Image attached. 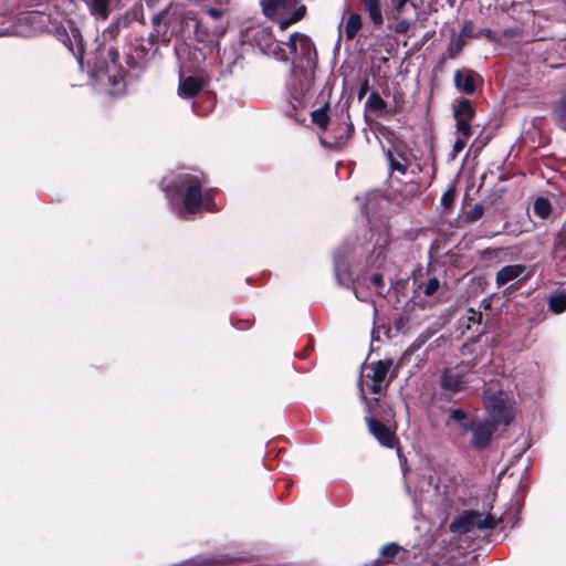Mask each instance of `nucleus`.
Returning a JSON list of instances; mask_svg holds the SVG:
<instances>
[{
    "mask_svg": "<svg viewBox=\"0 0 566 566\" xmlns=\"http://www.w3.org/2000/svg\"><path fill=\"white\" fill-rule=\"evenodd\" d=\"M407 3H409L407 0H397L394 8L395 14L392 15V18L397 19L398 15H400L405 10Z\"/></svg>",
    "mask_w": 566,
    "mask_h": 566,
    "instance_id": "a18cd8bd",
    "label": "nucleus"
},
{
    "mask_svg": "<svg viewBox=\"0 0 566 566\" xmlns=\"http://www.w3.org/2000/svg\"><path fill=\"white\" fill-rule=\"evenodd\" d=\"M407 1H408V2H410V3H411V6H412L413 8H416V7H417V6L412 2V0H407Z\"/></svg>",
    "mask_w": 566,
    "mask_h": 566,
    "instance_id": "6e6d98bb",
    "label": "nucleus"
},
{
    "mask_svg": "<svg viewBox=\"0 0 566 566\" xmlns=\"http://www.w3.org/2000/svg\"><path fill=\"white\" fill-rule=\"evenodd\" d=\"M440 287V282L437 277H431L424 286L423 293L426 296L433 295Z\"/></svg>",
    "mask_w": 566,
    "mask_h": 566,
    "instance_id": "c9c22d12",
    "label": "nucleus"
},
{
    "mask_svg": "<svg viewBox=\"0 0 566 566\" xmlns=\"http://www.w3.org/2000/svg\"><path fill=\"white\" fill-rule=\"evenodd\" d=\"M233 326L237 329L245 331V329H249L252 326V321H250V319H239L235 323H233Z\"/></svg>",
    "mask_w": 566,
    "mask_h": 566,
    "instance_id": "de8ad7c7",
    "label": "nucleus"
},
{
    "mask_svg": "<svg viewBox=\"0 0 566 566\" xmlns=\"http://www.w3.org/2000/svg\"><path fill=\"white\" fill-rule=\"evenodd\" d=\"M457 120V132L460 136H464V138H470L472 135L471 128V119H455Z\"/></svg>",
    "mask_w": 566,
    "mask_h": 566,
    "instance_id": "72a5a7b5",
    "label": "nucleus"
},
{
    "mask_svg": "<svg viewBox=\"0 0 566 566\" xmlns=\"http://www.w3.org/2000/svg\"><path fill=\"white\" fill-rule=\"evenodd\" d=\"M354 132V124L350 122L349 114H347V120L333 124L331 133L326 137H319V144L329 150L342 151L347 147Z\"/></svg>",
    "mask_w": 566,
    "mask_h": 566,
    "instance_id": "6e6552de",
    "label": "nucleus"
},
{
    "mask_svg": "<svg viewBox=\"0 0 566 566\" xmlns=\"http://www.w3.org/2000/svg\"><path fill=\"white\" fill-rule=\"evenodd\" d=\"M361 399L366 402L367 410L370 413L375 412V408L379 407V405H380L379 398L367 399V397L365 396V394L363 391H361Z\"/></svg>",
    "mask_w": 566,
    "mask_h": 566,
    "instance_id": "a19ab883",
    "label": "nucleus"
},
{
    "mask_svg": "<svg viewBox=\"0 0 566 566\" xmlns=\"http://www.w3.org/2000/svg\"><path fill=\"white\" fill-rule=\"evenodd\" d=\"M469 382V369L463 361L454 367H444L438 379L440 388L453 395L465 390Z\"/></svg>",
    "mask_w": 566,
    "mask_h": 566,
    "instance_id": "0eeeda50",
    "label": "nucleus"
},
{
    "mask_svg": "<svg viewBox=\"0 0 566 566\" xmlns=\"http://www.w3.org/2000/svg\"><path fill=\"white\" fill-rule=\"evenodd\" d=\"M386 158H387V160L389 163V167L392 171H398L401 175L407 174V171H408L407 164H402L400 160H398L394 156V153L390 149L386 153Z\"/></svg>",
    "mask_w": 566,
    "mask_h": 566,
    "instance_id": "c85d7f7f",
    "label": "nucleus"
},
{
    "mask_svg": "<svg viewBox=\"0 0 566 566\" xmlns=\"http://www.w3.org/2000/svg\"><path fill=\"white\" fill-rule=\"evenodd\" d=\"M482 36L491 43H497L500 41V36L491 29H476L472 20H464L459 34L452 36L448 43L443 59H457L462 53L469 40L473 41V39H480Z\"/></svg>",
    "mask_w": 566,
    "mask_h": 566,
    "instance_id": "20e7f679",
    "label": "nucleus"
},
{
    "mask_svg": "<svg viewBox=\"0 0 566 566\" xmlns=\"http://www.w3.org/2000/svg\"><path fill=\"white\" fill-rule=\"evenodd\" d=\"M368 91H369V78L365 77L363 80V82L360 83V86H359L358 92H357L358 99L361 101L366 96Z\"/></svg>",
    "mask_w": 566,
    "mask_h": 566,
    "instance_id": "37998d69",
    "label": "nucleus"
},
{
    "mask_svg": "<svg viewBox=\"0 0 566 566\" xmlns=\"http://www.w3.org/2000/svg\"><path fill=\"white\" fill-rule=\"evenodd\" d=\"M484 214V206L481 202H476L473 207L465 212L464 222L474 223L480 220Z\"/></svg>",
    "mask_w": 566,
    "mask_h": 566,
    "instance_id": "a878e982",
    "label": "nucleus"
},
{
    "mask_svg": "<svg viewBox=\"0 0 566 566\" xmlns=\"http://www.w3.org/2000/svg\"><path fill=\"white\" fill-rule=\"evenodd\" d=\"M526 271L524 264H510L503 266L497 271L495 276V283L497 286H503L511 281L518 279Z\"/></svg>",
    "mask_w": 566,
    "mask_h": 566,
    "instance_id": "2eb2a0df",
    "label": "nucleus"
},
{
    "mask_svg": "<svg viewBox=\"0 0 566 566\" xmlns=\"http://www.w3.org/2000/svg\"><path fill=\"white\" fill-rule=\"evenodd\" d=\"M207 13L213 18V19H220L223 14L222 10L220 9H217V8H210L208 9Z\"/></svg>",
    "mask_w": 566,
    "mask_h": 566,
    "instance_id": "3c124183",
    "label": "nucleus"
},
{
    "mask_svg": "<svg viewBox=\"0 0 566 566\" xmlns=\"http://www.w3.org/2000/svg\"><path fill=\"white\" fill-rule=\"evenodd\" d=\"M301 0H261L265 17L276 21L281 30L301 21L306 15V7L300 4Z\"/></svg>",
    "mask_w": 566,
    "mask_h": 566,
    "instance_id": "7ed1b4c3",
    "label": "nucleus"
},
{
    "mask_svg": "<svg viewBox=\"0 0 566 566\" xmlns=\"http://www.w3.org/2000/svg\"><path fill=\"white\" fill-rule=\"evenodd\" d=\"M109 4L111 0H91L88 9L95 18L106 20L109 15Z\"/></svg>",
    "mask_w": 566,
    "mask_h": 566,
    "instance_id": "4be33fe9",
    "label": "nucleus"
},
{
    "mask_svg": "<svg viewBox=\"0 0 566 566\" xmlns=\"http://www.w3.org/2000/svg\"><path fill=\"white\" fill-rule=\"evenodd\" d=\"M329 103H325L322 107L311 112L312 123L315 124L322 132H327L331 117L328 115Z\"/></svg>",
    "mask_w": 566,
    "mask_h": 566,
    "instance_id": "6ab92c4d",
    "label": "nucleus"
},
{
    "mask_svg": "<svg viewBox=\"0 0 566 566\" xmlns=\"http://www.w3.org/2000/svg\"><path fill=\"white\" fill-rule=\"evenodd\" d=\"M202 91V81L196 76H187L179 84V94L187 98L197 96Z\"/></svg>",
    "mask_w": 566,
    "mask_h": 566,
    "instance_id": "dca6fc26",
    "label": "nucleus"
},
{
    "mask_svg": "<svg viewBox=\"0 0 566 566\" xmlns=\"http://www.w3.org/2000/svg\"><path fill=\"white\" fill-rule=\"evenodd\" d=\"M239 59H240V57L238 56V57L233 61V65H234V64H237V62H238V60H239Z\"/></svg>",
    "mask_w": 566,
    "mask_h": 566,
    "instance_id": "4d7b16f0",
    "label": "nucleus"
},
{
    "mask_svg": "<svg viewBox=\"0 0 566 566\" xmlns=\"http://www.w3.org/2000/svg\"><path fill=\"white\" fill-rule=\"evenodd\" d=\"M395 151L399 158L398 160H400L402 164H407V166H408L409 159H408L407 155L403 151H400L398 148H395Z\"/></svg>",
    "mask_w": 566,
    "mask_h": 566,
    "instance_id": "603ef678",
    "label": "nucleus"
},
{
    "mask_svg": "<svg viewBox=\"0 0 566 566\" xmlns=\"http://www.w3.org/2000/svg\"><path fill=\"white\" fill-rule=\"evenodd\" d=\"M154 44L151 42L138 43L134 45L130 53L127 55V64L130 69L142 70L146 66V62L148 61V55Z\"/></svg>",
    "mask_w": 566,
    "mask_h": 566,
    "instance_id": "4468645a",
    "label": "nucleus"
},
{
    "mask_svg": "<svg viewBox=\"0 0 566 566\" xmlns=\"http://www.w3.org/2000/svg\"><path fill=\"white\" fill-rule=\"evenodd\" d=\"M367 281V277L365 275H361L360 277L357 279V284L354 283L353 284V291H354V294L355 296L359 300V301H365V297L361 295V292L359 290V285L361 283L365 284V282Z\"/></svg>",
    "mask_w": 566,
    "mask_h": 566,
    "instance_id": "79ce46f5",
    "label": "nucleus"
},
{
    "mask_svg": "<svg viewBox=\"0 0 566 566\" xmlns=\"http://www.w3.org/2000/svg\"><path fill=\"white\" fill-rule=\"evenodd\" d=\"M107 56L114 65H116L119 61V53H118L117 49H115V48L108 49Z\"/></svg>",
    "mask_w": 566,
    "mask_h": 566,
    "instance_id": "09e8293b",
    "label": "nucleus"
},
{
    "mask_svg": "<svg viewBox=\"0 0 566 566\" xmlns=\"http://www.w3.org/2000/svg\"><path fill=\"white\" fill-rule=\"evenodd\" d=\"M119 23H112L108 28H106L103 32L104 40H115L119 33Z\"/></svg>",
    "mask_w": 566,
    "mask_h": 566,
    "instance_id": "f704fd0d",
    "label": "nucleus"
},
{
    "mask_svg": "<svg viewBox=\"0 0 566 566\" xmlns=\"http://www.w3.org/2000/svg\"><path fill=\"white\" fill-rule=\"evenodd\" d=\"M501 251H502L501 249H490V248H488V249L482 251V255H483L484 259L491 260L493 258H497L499 254L501 253Z\"/></svg>",
    "mask_w": 566,
    "mask_h": 566,
    "instance_id": "49530a36",
    "label": "nucleus"
},
{
    "mask_svg": "<svg viewBox=\"0 0 566 566\" xmlns=\"http://www.w3.org/2000/svg\"><path fill=\"white\" fill-rule=\"evenodd\" d=\"M360 2L374 25L377 28L382 25L384 18L380 8V0H360Z\"/></svg>",
    "mask_w": 566,
    "mask_h": 566,
    "instance_id": "f3484780",
    "label": "nucleus"
},
{
    "mask_svg": "<svg viewBox=\"0 0 566 566\" xmlns=\"http://www.w3.org/2000/svg\"><path fill=\"white\" fill-rule=\"evenodd\" d=\"M453 116L455 119H473L475 117V109L472 102L468 98H461L453 107Z\"/></svg>",
    "mask_w": 566,
    "mask_h": 566,
    "instance_id": "aec40b11",
    "label": "nucleus"
},
{
    "mask_svg": "<svg viewBox=\"0 0 566 566\" xmlns=\"http://www.w3.org/2000/svg\"><path fill=\"white\" fill-rule=\"evenodd\" d=\"M411 22L408 19H401L394 27L392 30L397 34H405L409 31Z\"/></svg>",
    "mask_w": 566,
    "mask_h": 566,
    "instance_id": "4c0bfd02",
    "label": "nucleus"
},
{
    "mask_svg": "<svg viewBox=\"0 0 566 566\" xmlns=\"http://www.w3.org/2000/svg\"><path fill=\"white\" fill-rule=\"evenodd\" d=\"M312 349H313V345H308L303 353L297 355V357L301 358V359H304L306 357V355H307V352L312 350Z\"/></svg>",
    "mask_w": 566,
    "mask_h": 566,
    "instance_id": "864d4df0",
    "label": "nucleus"
},
{
    "mask_svg": "<svg viewBox=\"0 0 566 566\" xmlns=\"http://www.w3.org/2000/svg\"><path fill=\"white\" fill-rule=\"evenodd\" d=\"M449 419L462 424L468 419V413L462 409H452L450 410Z\"/></svg>",
    "mask_w": 566,
    "mask_h": 566,
    "instance_id": "58836bf2",
    "label": "nucleus"
},
{
    "mask_svg": "<svg viewBox=\"0 0 566 566\" xmlns=\"http://www.w3.org/2000/svg\"><path fill=\"white\" fill-rule=\"evenodd\" d=\"M548 311L554 314L566 312V291L564 289L553 292L547 300Z\"/></svg>",
    "mask_w": 566,
    "mask_h": 566,
    "instance_id": "a211bd4d",
    "label": "nucleus"
},
{
    "mask_svg": "<svg viewBox=\"0 0 566 566\" xmlns=\"http://www.w3.org/2000/svg\"><path fill=\"white\" fill-rule=\"evenodd\" d=\"M164 15H165V12H160V13L156 14V15L154 17V19H153V22H154L155 24H158V23H159V21L163 19V17H164Z\"/></svg>",
    "mask_w": 566,
    "mask_h": 566,
    "instance_id": "5fc2aeb1",
    "label": "nucleus"
},
{
    "mask_svg": "<svg viewBox=\"0 0 566 566\" xmlns=\"http://www.w3.org/2000/svg\"><path fill=\"white\" fill-rule=\"evenodd\" d=\"M363 27L361 17L358 13H350L345 23V36L353 40Z\"/></svg>",
    "mask_w": 566,
    "mask_h": 566,
    "instance_id": "5701e85b",
    "label": "nucleus"
},
{
    "mask_svg": "<svg viewBox=\"0 0 566 566\" xmlns=\"http://www.w3.org/2000/svg\"><path fill=\"white\" fill-rule=\"evenodd\" d=\"M533 210L538 218L545 220L551 216L553 207L546 197H537L534 201Z\"/></svg>",
    "mask_w": 566,
    "mask_h": 566,
    "instance_id": "b1692460",
    "label": "nucleus"
},
{
    "mask_svg": "<svg viewBox=\"0 0 566 566\" xmlns=\"http://www.w3.org/2000/svg\"><path fill=\"white\" fill-rule=\"evenodd\" d=\"M552 259L557 270L566 275V221L554 235Z\"/></svg>",
    "mask_w": 566,
    "mask_h": 566,
    "instance_id": "ddd939ff",
    "label": "nucleus"
},
{
    "mask_svg": "<svg viewBox=\"0 0 566 566\" xmlns=\"http://www.w3.org/2000/svg\"><path fill=\"white\" fill-rule=\"evenodd\" d=\"M502 522V517L495 518L492 514L483 515L478 511L468 510L450 523V531L467 534L473 530H494Z\"/></svg>",
    "mask_w": 566,
    "mask_h": 566,
    "instance_id": "423d86ee",
    "label": "nucleus"
},
{
    "mask_svg": "<svg viewBox=\"0 0 566 566\" xmlns=\"http://www.w3.org/2000/svg\"><path fill=\"white\" fill-rule=\"evenodd\" d=\"M287 45L296 59L304 62L308 69L317 64V51L312 39L303 33L294 32L290 35Z\"/></svg>",
    "mask_w": 566,
    "mask_h": 566,
    "instance_id": "1a4fd4ad",
    "label": "nucleus"
},
{
    "mask_svg": "<svg viewBox=\"0 0 566 566\" xmlns=\"http://www.w3.org/2000/svg\"><path fill=\"white\" fill-rule=\"evenodd\" d=\"M558 126L566 130V94L560 98L555 109Z\"/></svg>",
    "mask_w": 566,
    "mask_h": 566,
    "instance_id": "c756f323",
    "label": "nucleus"
},
{
    "mask_svg": "<svg viewBox=\"0 0 566 566\" xmlns=\"http://www.w3.org/2000/svg\"><path fill=\"white\" fill-rule=\"evenodd\" d=\"M208 182L206 174L198 175L190 172H182L176 176L172 182L164 188L168 197L175 195H182L181 207L179 210L180 216L197 214L202 210L205 198L203 187Z\"/></svg>",
    "mask_w": 566,
    "mask_h": 566,
    "instance_id": "f257e3e1",
    "label": "nucleus"
},
{
    "mask_svg": "<svg viewBox=\"0 0 566 566\" xmlns=\"http://www.w3.org/2000/svg\"><path fill=\"white\" fill-rule=\"evenodd\" d=\"M214 195H216L214 188H209V189L203 190L205 202H203L202 209H205L208 212H217L218 211V207L214 201Z\"/></svg>",
    "mask_w": 566,
    "mask_h": 566,
    "instance_id": "cd10ccee",
    "label": "nucleus"
},
{
    "mask_svg": "<svg viewBox=\"0 0 566 566\" xmlns=\"http://www.w3.org/2000/svg\"><path fill=\"white\" fill-rule=\"evenodd\" d=\"M401 546H399L396 543H388L382 546L380 554L386 559H392L398 555V553L401 551Z\"/></svg>",
    "mask_w": 566,
    "mask_h": 566,
    "instance_id": "2f4dec72",
    "label": "nucleus"
},
{
    "mask_svg": "<svg viewBox=\"0 0 566 566\" xmlns=\"http://www.w3.org/2000/svg\"><path fill=\"white\" fill-rule=\"evenodd\" d=\"M471 315L469 316V322L481 324L483 319V315L481 312H475L473 310H470Z\"/></svg>",
    "mask_w": 566,
    "mask_h": 566,
    "instance_id": "8fccbe9b",
    "label": "nucleus"
},
{
    "mask_svg": "<svg viewBox=\"0 0 566 566\" xmlns=\"http://www.w3.org/2000/svg\"><path fill=\"white\" fill-rule=\"evenodd\" d=\"M365 109L376 115H382L387 111V103L377 91H373L365 102Z\"/></svg>",
    "mask_w": 566,
    "mask_h": 566,
    "instance_id": "412c9836",
    "label": "nucleus"
},
{
    "mask_svg": "<svg viewBox=\"0 0 566 566\" xmlns=\"http://www.w3.org/2000/svg\"><path fill=\"white\" fill-rule=\"evenodd\" d=\"M368 281H369L370 285L375 289V291L378 295H384L382 290L385 287V281H384V276L381 273H373L368 277Z\"/></svg>",
    "mask_w": 566,
    "mask_h": 566,
    "instance_id": "473e14b6",
    "label": "nucleus"
},
{
    "mask_svg": "<svg viewBox=\"0 0 566 566\" xmlns=\"http://www.w3.org/2000/svg\"><path fill=\"white\" fill-rule=\"evenodd\" d=\"M420 347V345L411 344L398 359L394 366L391 358L379 359L366 366L371 373H367L365 377L371 380L369 390L373 394H381L388 389L391 381L398 376L400 368L409 360L411 355Z\"/></svg>",
    "mask_w": 566,
    "mask_h": 566,
    "instance_id": "f03ea898",
    "label": "nucleus"
},
{
    "mask_svg": "<svg viewBox=\"0 0 566 566\" xmlns=\"http://www.w3.org/2000/svg\"><path fill=\"white\" fill-rule=\"evenodd\" d=\"M190 23L193 24L195 29H197L199 27V21L196 18V14L193 12H187L180 19L181 29L184 27H188Z\"/></svg>",
    "mask_w": 566,
    "mask_h": 566,
    "instance_id": "e433bc0d",
    "label": "nucleus"
},
{
    "mask_svg": "<svg viewBox=\"0 0 566 566\" xmlns=\"http://www.w3.org/2000/svg\"><path fill=\"white\" fill-rule=\"evenodd\" d=\"M313 77L305 76L303 80H300L297 84H294V98L304 97L313 86Z\"/></svg>",
    "mask_w": 566,
    "mask_h": 566,
    "instance_id": "393cba45",
    "label": "nucleus"
},
{
    "mask_svg": "<svg viewBox=\"0 0 566 566\" xmlns=\"http://www.w3.org/2000/svg\"><path fill=\"white\" fill-rule=\"evenodd\" d=\"M453 82L458 91L467 95H473L478 86L482 85L483 78L474 70L463 67L454 72Z\"/></svg>",
    "mask_w": 566,
    "mask_h": 566,
    "instance_id": "9b49d317",
    "label": "nucleus"
},
{
    "mask_svg": "<svg viewBox=\"0 0 566 566\" xmlns=\"http://www.w3.org/2000/svg\"><path fill=\"white\" fill-rule=\"evenodd\" d=\"M484 408L490 416L492 423L510 426L515 417L514 401L509 399L503 390L486 394L484 396Z\"/></svg>",
    "mask_w": 566,
    "mask_h": 566,
    "instance_id": "39448f33",
    "label": "nucleus"
},
{
    "mask_svg": "<svg viewBox=\"0 0 566 566\" xmlns=\"http://www.w3.org/2000/svg\"><path fill=\"white\" fill-rule=\"evenodd\" d=\"M368 430L371 436L385 448H394L397 443V437L395 432L380 420L375 417H365Z\"/></svg>",
    "mask_w": 566,
    "mask_h": 566,
    "instance_id": "f8f14e48",
    "label": "nucleus"
},
{
    "mask_svg": "<svg viewBox=\"0 0 566 566\" xmlns=\"http://www.w3.org/2000/svg\"><path fill=\"white\" fill-rule=\"evenodd\" d=\"M461 428L464 432L472 433L471 444L476 450L486 449L490 446L493 434L497 430L495 423L489 420H471L469 423H462Z\"/></svg>",
    "mask_w": 566,
    "mask_h": 566,
    "instance_id": "9d476101",
    "label": "nucleus"
},
{
    "mask_svg": "<svg viewBox=\"0 0 566 566\" xmlns=\"http://www.w3.org/2000/svg\"><path fill=\"white\" fill-rule=\"evenodd\" d=\"M499 36H500V41L503 39V38H513V36H516L520 34V29L518 27H513V28H506V29H503L501 30L500 32H495Z\"/></svg>",
    "mask_w": 566,
    "mask_h": 566,
    "instance_id": "ea45409f",
    "label": "nucleus"
},
{
    "mask_svg": "<svg viewBox=\"0 0 566 566\" xmlns=\"http://www.w3.org/2000/svg\"><path fill=\"white\" fill-rule=\"evenodd\" d=\"M454 200H455V185H454V182H452L448 186L446 191L442 193L440 202H441V206L446 210H450L454 205Z\"/></svg>",
    "mask_w": 566,
    "mask_h": 566,
    "instance_id": "bb28decb",
    "label": "nucleus"
},
{
    "mask_svg": "<svg viewBox=\"0 0 566 566\" xmlns=\"http://www.w3.org/2000/svg\"><path fill=\"white\" fill-rule=\"evenodd\" d=\"M468 139L469 138H464V136H459L453 144V153L454 154L461 153L464 149V147L467 146Z\"/></svg>",
    "mask_w": 566,
    "mask_h": 566,
    "instance_id": "c03bdc74",
    "label": "nucleus"
},
{
    "mask_svg": "<svg viewBox=\"0 0 566 566\" xmlns=\"http://www.w3.org/2000/svg\"><path fill=\"white\" fill-rule=\"evenodd\" d=\"M335 276L339 285L348 287L350 284H354L355 281L352 280L350 273L347 269H340L338 264L335 265Z\"/></svg>",
    "mask_w": 566,
    "mask_h": 566,
    "instance_id": "7c9ffc66",
    "label": "nucleus"
}]
</instances>
